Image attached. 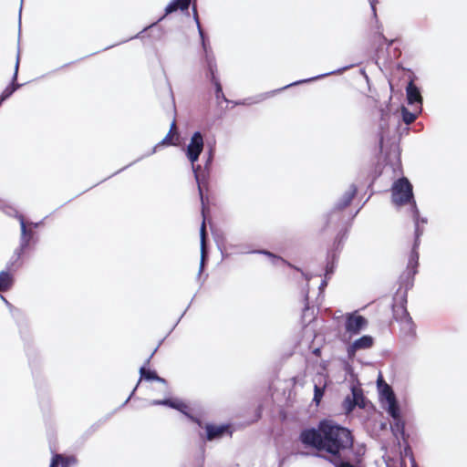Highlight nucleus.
<instances>
[{"mask_svg": "<svg viewBox=\"0 0 467 467\" xmlns=\"http://www.w3.org/2000/svg\"><path fill=\"white\" fill-rule=\"evenodd\" d=\"M299 441L306 447H312L339 458L341 453L353 448L354 436L348 428L333 420H323L319 421L317 429L303 430L300 432Z\"/></svg>", "mask_w": 467, "mask_h": 467, "instance_id": "obj_1", "label": "nucleus"}, {"mask_svg": "<svg viewBox=\"0 0 467 467\" xmlns=\"http://www.w3.org/2000/svg\"><path fill=\"white\" fill-rule=\"evenodd\" d=\"M391 201L397 206H403L408 203L412 204L413 214L415 219V240L413 246L410 250L409 260L406 268L408 277L413 278L417 274L419 265V245L420 237L422 234V230L419 226V211L413 196L412 185L406 177H402L394 182L391 187Z\"/></svg>", "mask_w": 467, "mask_h": 467, "instance_id": "obj_2", "label": "nucleus"}, {"mask_svg": "<svg viewBox=\"0 0 467 467\" xmlns=\"http://www.w3.org/2000/svg\"><path fill=\"white\" fill-rule=\"evenodd\" d=\"M407 296H396L392 305L393 320L400 326V333L403 337H414L416 326L407 310Z\"/></svg>", "mask_w": 467, "mask_h": 467, "instance_id": "obj_3", "label": "nucleus"}, {"mask_svg": "<svg viewBox=\"0 0 467 467\" xmlns=\"http://www.w3.org/2000/svg\"><path fill=\"white\" fill-rule=\"evenodd\" d=\"M20 224H21V240L20 245L16 249L14 259L9 263L8 269L10 271H15L22 265V258L26 253V250L28 248L30 242L33 238V230L31 228H27L24 218L20 217Z\"/></svg>", "mask_w": 467, "mask_h": 467, "instance_id": "obj_4", "label": "nucleus"}, {"mask_svg": "<svg viewBox=\"0 0 467 467\" xmlns=\"http://www.w3.org/2000/svg\"><path fill=\"white\" fill-rule=\"evenodd\" d=\"M195 178L198 184V191L199 195L201 199L202 203V222L200 229V234H201V243H202V254L205 250V244H206V221L210 213V208H209V198L203 194V187H204V182L201 181L199 174L195 171Z\"/></svg>", "mask_w": 467, "mask_h": 467, "instance_id": "obj_5", "label": "nucleus"}, {"mask_svg": "<svg viewBox=\"0 0 467 467\" xmlns=\"http://www.w3.org/2000/svg\"><path fill=\"white\" fill-rule=\"evenodd\" d=\"M203 150V138L201 132L196 131L193 133L189 145L187 146V157L190 161L194 162L199 159L200 154Z\"/></svg>", "mask_w": 467, "mask_h": 467, "instance_id": "obj_6", "label": "nucleus"}, {"mask_svg": "<svg viewBox=\"0 0 467 467\" xmlns=\"http://www.w3.org/2000/svg\"><path fill=\"white\" fill-rule=\"evenodd\" d=\"M368 324L367 319L359 315L348 314L346 317L345 328L347 332L356 335L360 332Z\"/></svg>", "mask_w": 467, "mask_h": 467, "instance_id": "obj_7", "label": "nucleus"}, {"mask_svg": "<svg viewBox=\"0 0 467 467\" xmlns=\"http://www.w3.org/2000/svg\"><path fill=\"white\" fill-rule=\"evenodd\" d=\"M374 344V339L371 336L365 335L355 340L348 348V357H353L358 350L370 348Z\"/></svg>", "mask_w": 467, "mask_h": 467, "instance_id": "obj_8", "label": "nucleus"}, {"mask_svg": "<svg viewBox=\"0 0 467 467\" xmlns=\"http://www.w3.org/2000/svg\"><path fill=\"white\" fill-rule=\"evenodd\" d=\"M206 438L208 441H213L215 439L222 438L225 433H228L230 436L232 435L231 426L230 425H213L206 424Z\"/></svg>", "mask_w": 467, "mask_h": 467, "instance_id": "obj_9", "label": "nucleus"}, {"mask_svg": "<svg viewBox=\"0 0 467 467\" xmlns=\"http://www.w3.org/2000/svg\"><path fill=\"white\" fill-rule=\"evenodd\" d=\"M180 141V135L177 130L176 121L173 120L171 124L170 130L164 139L160 141L155 147L154 151L161 146L177 145Z\"/></svg>", "mask_w": 467, "mask_h": 467, "instance_id": "obj_10", "label": "nucleus"}, {"mask_svg": "<svg viewBox=\"0 0 467 467\" xmlns=\"http://www.w3.org/2000/svg\"><path fill=\"white\" fill-rule=\"evenodd\" d=\"M78 462L76 456L56 453L53 455L49 467H71Z\"/></svg>", "mask_w": 467, "mask_h": 467, "instance_id": "obj_11", "label": "nucleus"}, {"mask_svg": "<svg viewBox=\"0 0 467 467\" xmlns=\"http://www.w3.org/2000/svg\"><path fill=\"white\" fill-rule=\"evenodd\" d=\"M19 68V57H16V65H15V73L13 76L12 83L8 85L2 94L0 95V103L2 104L5 99H7L17 88H20V84L16 83L17 74Z\"/></svg>", "mask_w": 467, "mask_h": 467, "instance_id": "obj_12", "label": "nucleus"}, {"mask_svg": "<svg viewBox=\"0 0 467 467\" xmlns=\"http://www.w3.org/2000/svg\"><path fill=\"white\" fill-rule=\"evenodd\" d=\"M152 404L154 405H166V406H169L172 409H175L179 411H181L182 413H183L185 416H187L189 418V416H191L192 414L190 413V407L182 402V401H179V400H153L152 401Z\"/></svg>", "mask_w": 467, "mask_h": 467, "instance_id": "obj_13", "label": "nucleus"}, {"mask_svg": "<svg viewBox=\"0 0 467 467\" xmlns=\"http://www.w3.org/2000/svg\"><path fill=\"white\" fill-rule=\"evenodd\" d=\"M208 69L211 75V81L215 87V96L216 99L219 100L220 99H223V100H226L224 94L223 92L222 85L219 81V79L215 76L216 71V64L213 60H208Z\"/></svg>", "mask_w": 467, "mask_h": 467, "instance_id": "obj_14", "label": "nucleus"}, {"mask_svg": "<svg viewBox=\"0 0 467 467\" xmlns=\"http://www.w3.org/2000/svg\"><path fill=\"white\" fill-rule=\"evenodd\" d=\"M406 93L409 104L422 103V97L420 95V89L414 84V81L412 79L409 82L406 88Z\"/></svg>", "mask_w": 467, "mask_h": 467, "instance_id": "obj_15", "label": "nucleus"}, {"mask_svg": "<svg viewBox=\"0 0 467 467\" xmlns=\"http://www.w3.org/2000/svg\"><path fill=\"white\" fill-rule=\"evenodd\" d=\"M191 5V0H172L165 8V15L171 14L178 10L187 11Z\"/></svg>", "mask_w": 467, "mask_h": 467, "instance_id": "obj_16", "label": "nucleus"}, {"mask_svg": "<svg viewBox=\"0 0 467 467\" xmlns=\"http://www.w3.org/2000/svg\"><path fill=\"white\" fill-rule=\"evenodd\" d=\"M14 284L13 275L8 271L0 272V292L8 291Z\"/></svg>", "mask_w": 467, "mask_h": 467, "instance_id": "obj_17", "label": "nucleus"}, {"mask_svg": "<svg viewBox=\"0 0 467 467\" xmlns=\"http://www.w3.org/2000/svg\"><path fill=\"white\" fill-rule=\"evenodd\" d=\"M389 396L390 399L387 400L389 404L387 411L393 419H399L400 417V410L397 402L395 394L389 393Z\"/></svg>", "mask_w": 467, "mask_h": 467, "instance_id": "obj_18", "label": "nucleus"}, {"mask_svg": "<svg viewBox=\"0 0 467 467\" xmlns=\"http://www.w3.org/2000/svg\"><path fill=\"white\" fill-rule=\"evenodd\" d=\"M352 403H355L361 409L366 407L365 397L363 395L362 389L358 388L352 389Z\"/></svg>", "mask_w": 467, "mask_h": 467, "instance_id": "obj_19", "label": "nucleus"}, {"mask_svg": "<svg viewBox=\"0 0 467 467\" xmlns=\"http://www.w3.org/2000/svg\"><path fill=\"white\" fill-rule=\"evenodd\" d=\"M140 379H148V380H158L161 382H165V379L160 378L155 371H151L147 369L145 367H141L140 369Z\"/></svg>", "mask_w": 467, "mask_h": 467, "instance_id": "obj_20", "label": "nucleus"}, {"mask_svg": "<svg viewBox=\"0 0 467 467\" xmlns=\"http://www.w3.org/2000/svg\"><path fill=\"white\" fill-rule=\"evenodd\" d=\"M325 389H326V384L324 386H318L317 384L315 385L313 402H315L316 405H319V403L324 396Z\"/></svg>", "mask_w": 467, "mask_h": 467, "instance_id": "obj_21", "label": "nucleus"}, {"mask_svg": "<svg viewBox=\"0 0 467 467\" xmlns=\"http://www.w3.org/2000/svg\"><path fill=\"white\" fill-rule=\"evenodd\" d=\"M402 120L406 124H411L417 119V115L415 113L410 112L407 108H401Z\"/></svg>", "mask_w": 467, "mask_h": 467, "instance_id": "obj_22", "label": "nucleus"}, {"mask_svg": "<svg viewBox=\"0 0 467 467\" xmlns=\"http://www.w3.org/2000/svg\"><path fill=\"white\" fill-rule=\"evenodd\" d=\"M356 192H357V189L355 187H353V189L350 192L346 193L342 202L339 203V208L344 209V208L348 207L351 203L353 198L355 197Z\"/></svg>", "mask_w": 467, "mask_h": 467, "instance_id": "obj_23", "label": "nucleus"}, {"mask_svg": "<svg viewBox=\"0 0 467 467\" xmlns=\"http://www.w3.org/2000/svg\"><path fill=\"white\" fill-rule=\"evenodd\" d=\"M394 420V424L391 426V429L393 431H400L401 433L404 432V427H405V424H404V421L401 420V417H400L399 419H393Z\"/></svg>", "mask_w": 467, "mask_h": 467, "instance_id": "obj_24", "label": "nucleus"}, {"mask_svg": "<svg viewBox=\"0 0 467 467\" xmlns=\"http://www.w3.org/2000/svg\"><path fill=\"white\" fill-rule=\"evenodd\" d=\"M357 405L355 403H352V397L348 396L344 400V407L348 412H350L353 410V409Z\"/></svg>", "mask_w": 467, "mask_h": 467, "instance_id": "obj_25", "label": "nucleus"}, {"mask_svg": "<svg viewBox=\"0 0 467 467\" xmlns=\"http://www.w3.org/2000/svg\"><path fill=\"white\" fill-rule=\"evenodd\" d=\"M389 393L394 394L391 387L389 386L388 384H385L382 389V395L385 397L386 400H389V399H390L389 396Z\"/></svg>", "mask_w": 467, "mask_h": 467, "instance_id": "obj_26", "label": "nucleus"}, {"mask_svg": "<svg viewBox=\"0 0 467 467\" xmlns=\"http://www.w3.org/2000/svg\"><path fill=\"white\" fill-rule=\"evenodd\" d=\"M336 467H355L348 462H334Z\"/></svg>", "mask_w": 467, "mask_h": 467, "instance_id": "obj_27", "label": "nucleus"}, {"mask_svg": "<svg viewBox=\"0 0 467 467\" xmlns=\"http://www.w3.org/2000/svg\"><path fill=\"white\" fill-rule=\"evenodd\" d=\"M189 419H190L192 422H194V423L198 424L200 427H202V420H201L200 419H198V418H196V417H194V416H192V415L189 416Z\"/></svg>", "mask_w": 467, "mask_h": 467, "instance_id": "obj_28", "label": "nucleus"}, {"mask_svg": "<svg viewBox=\"0 0 467 467\" xmlns=\"http://www.w3.org/2000/svg\"><path fill=\"white\" fill-rule=\"evenodd\" d=\"M371 8L373 11L374 16H376V1L370 0Z\"/></svg>", "mask_w": 467, "mask_h": 467, "instance_id": "obj_29", "label": "nucleus"}, {"mask_svg": "<svg viewBox=\"0 0 467 467\" xmlns=\"http://www.w3.org/2000/svg\"><path fill=\"white\" fill-rule=\"evenodd\" d=\"M383 140H384L383 135L380 134V136H379V150H380V151H382V149H383Z\"/></svg>", "mask_w": 467, "mask_h": 467, "instance_id": "obj_30", "label": "nucleus"}, {"mask_svg": "<svg viewBox=\"0 0 467 467\" xmlns=\"http://www.w3.org/2000/svg\"><path fill=\"white\" fill-rule=\"evenodd\" d=\"M263 254L270 256V257H274V258H277L275 254H273L272 253L268 252V251H263L262 252Z\"/></svg>", "mask_w": 467, "mask_h": 467, "instance_id": "obj_31", "label": "nucleus"}, {"mask_svg": "<svg viewBox=\"0 0 467 467\" xmlns=\"http://www.w3.org/2000/svg\"><path fill=\"white\" fill-rule=\"evenodd\" d=\"M384 38V41L388 43L389 46L392 45L393 44V40H390V41H388L387 38L383 37Z\"/></svg>", "mask_w": 467, "mask_h": 467, "instance_id": "obj_32", "label": "nucleus"}, {"mask_svg": "<svg viewBox=\"0 0 467 467\" xmlns=\"http://www.w3.org/2000/svg\"><path fill=\"white\" fill-rule=\"evenodd\" d=\"M68 66H69V64H68V65H64L63 67H61V68H60V69H64V68H66V67H68Z\"/></svg>", "mask_w": 467, "mask_h": 467, "instance_id": "obj_33", "label": "nucleus"}, {"mask_svg": "<svg viewBox=\"0 0 467 467\" xmlns=\"http://www.w3.org/2000/svg\"><path fill=\"white\" fill-rule=\"evenodd\" d=\"M400 51H397V55L395 56L396 57H400Z\"/></svg>", "mask_w": 467, "mask_h": 467, "instance_id": "obj_34", "label": "nucleus"}, {"mask_svg": "<svg viewBox=\"0 0 467 467\" xmlns=\"http://www.w3.org/2000/svg\"><path fill=\"white\" fill-rule=\"evenodd\" d=\"M200 34L202 36V37L203 36V34H202V31L200 29Z\"/></svg>", "mask_w": 467, "mask_h": 467, "instance_id": "obj_35", "label": "nucleus"}]
</instances>
